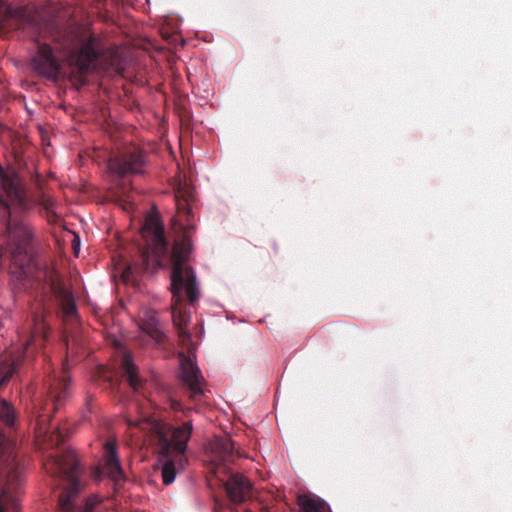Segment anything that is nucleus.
Segmentation results:
<instances>
[{"mask_svg": "<svg viewBox=\"0 0 512 512\" xmlns=\"http://www.w3.org/2000/svg\"><path fill=\"white\" fill-rule=\"evenodd\" d=\"M146 159L142 150L130 148L117 157L111 158L107 164L109 171L118 176L125 177L143 172Z\"/></svg>", "mask_w": 512, "mask_h": 512, "instance_id": "nucleus-10", "label": "nucleus"}, {"mask_svg": "<svg viewBox=\"0 0 512 512\" xmlns=\"http://www.w3.org/2000/svg\"><path fill=\"white\" fill-rule=\"evenodd\" d=\"M68 363L62 364V371L59 375L53 374L47 381L46 398L38 397L34 402L37 410L36 439L39 448H53L62 443L65 439L63 432L58 426L48 425L51 413L58 409V405L67 395L70 376L67 373Z\"/></svg>", "mask_w": 512, "mask_h": 512, "instance_id": "nucleus-6", "label": "nucleus"}, {"mask_svg": "<svg viewBox=\"0 0 512 512\" xmlns=\"http://www.w3.org/2000/svg\"><path fill=\"white\" fill-rule=\"evenodd\" d=\"M102 471L115 483H119L125 479L124 472L117 455L115 441H108L104 444Z\"/></svg>", "mask_w": 512, "mask_h": 512, "instance_id": "nucleus-13", "label": "nucleus"}, {"mask_svg": "<svg viewBox=\"0 0 512 512\" xmlns=\"http://www.w3.org/2000/svg\"><path fill=\"white\" fill-rule=\"evenodd\" d=\"M44 206L48 213H51L53 216H56V212L54 211V201L51 198H47L44 200Z\"/></svg>", "mask_w": 512, "mask_h": 512, "instance_id": "nucleus-19", "label": "nucleus"}, {"mask_svg": "<svg viewBox=\"0 0 512 512\" xmlns=\"http://www.w3.org/2000/svg\"><path fill=\"white\" fill-rule=\"evenodd\" d=\"M139 328L152 341L159 343L163 333L156 318V312L152 309H143L139 314Z\"/></svg>", "mask_w": 512, "mask_h": 512, "instance_id": "nucleus-15", "label": "nucleus"}, {"mask_svg": "<svg viewBox=\"0 0 512 512\" xmlns=\"http://www.w3.org/2000/svg\"><path fill=\"white\" fill-rule=\"evenodd\" d=\"M31 65L39 75L54 81L58 79L60 64L52 47L48 44H37V52L32 58Z\"/></svg>", "mask_w": 512, "mask_h": 512, "instance_id": "nucleus-11", "label": "nucleus"}, {"mask_svg": "<svg viewBox=\"0 0 512 512\" xmlns=\"http://www.w3.org/2000/svg\"><path fill=\"white\" fill-rule=\"evenodd\" d=\"M121 369L129 386L134 391H139L142 387V380L138 375V367L135 365L130 354H123L121 358Z\"/></svg>", "mask_w": 512, "mask_h": 512, "instance_id": "nucleus-16", "label": "nucleus"}, {"mask_svg": "<svg viewBox=\"0 0 512 512\" xmlns=\"http://www.w3.org/2000/svg\"><path fill=\"white\" fill-rule=\"evenodd\" d=\"M33 229L26 219L10 218L5 235L6 249L0 245V266L4 254L9 252L10 278L14 289L24 290L31 280L49 284L58 301L64 317L73 319L77 315V307L72 293L62 286L54 269L41 263L33 250Z\"/></svg>", "mask_w": 512, "mask_h": 512, "instance_id": "nucleus-1", "label": "nucleus"}, {"mask_svg": "<svg viewBox=\"0 0 512 512\" xmlns=\"http://www.w3.org/2000/svg\"><path fill=\"white\" fill-rule=\"evenodd\" d=\"M226 491L234 503L244 502L251 492V483L240 474H233L226 482Z\"/></svg>", "mask_w": 512, "mask_h": 512, "instance_id": "nucleus-14", "label": "nucleus"}, {"mask_svg": "<svg viewBox=\"0 0 512 512\" xmlns=\"http://www.w3.org/2000/svg\"><path fill=\"white\" fill-rule=\"evenodd\" d=\"M7 319H8V313L2 307H0V331L4 327Z\"/></svg>", "mask_w": 512, "mask_h": 512, "instance_id": "nucleus-20", "label": "nucleus"}, {"mask_svg": "<svg viewBox=\"0 0 512 512\" xmlns=\"http://www.w3.org/2000/svg\"><path fill=\"white\" fill-rule=\"evenodd\" d=\"M298 503L303 512H326L327 510L331 512L326 502L313 499L309 496H300Z\"/></svg>", "mask_w": 512, "mask_h": 512, "instance_id": "nucleus-18", "label": "nucleus"}, {"mask_svg": "<svg viewBox=\"0 0 512 512\" xmlns=\"http://www.w3.org/2000/svg\"><path fill=\"white\" fill-rule=\"evenodd\" d=\"M191 250L192 245L190 239L187 236H183L175 241L171 254V313L173 323L179 328L182 336H188L185 327L190 320V313L182 307L184 294L191 305H193L200 296L196 282V274L190 266L185 264Z\"/></svg>", "mask_w": 512, "mask_h": 512, "instance_id": "nucleus-5", "label": "nucleus"}, {"mask_svg": "<svg viewBox=\"0 0 512 512\" xmlns=\"http://www.w3.org/2000/svg\"><path fill=\"white\" fill-rule=\"evenodd\" d=\"M127 424L157 439L162 480L165 485L172 484L187 463L186 450L193 430L192 422L186 421L181 426L173 427L154 417L141 416L135 420L128 418Z\"/></svg>", "mask_w": 512, "mask_h": 512, "instance_id": "nucleus-2", "label": "nucleus"}, {"mask_svg": "<svg viewBox=\"0 0 512 512\" xmlns=\"http://www.w3.org/2000/svg\"><path fill=\"white\" fill-rule=\"evenodd\" d=\"M142 235L146 241V248L142 252L146 269L153 271L162 267L168 246L164 237L163 225L157 216L149 215L146 217Z\"/></svg>", "mask_w": 512, "mask_h": 512, "instance_id": "nucleus-8", "label": "nucleus"}, {"mask_svg": "<svg viewBox=\"0 0 512 512\" xmlns=\"http://www.w3.org/2000/svg\"><path fill=\"white\" fill-rule=\"evenodd\" d=\"M99 376L107 381H111L112 379L111 373L108 372L104 367L99 368Z\"/></svg>", "mask_w": 512, "mask_h": 512, "instance_id": "nucleus-21", "label": "nucleus"}, {"mask_svg": "<svg viewBox=\"0 0 512 512\" xmlns=\"http://www.w3.org/2000/svg\"><path fill=\"white\" fill-rule=\"evenodd\" d=\"M44 466L53 478L66 483L58 499L61 512H109L112 508L113 502L99 495H92L86 498L82 505H77L81 468L74 451L67 450L61 455H49Z\"/></svg>", "mask_w": 512, "mask_h": 512, "instance_id": "nucleus-4", "label": "nucleus"}, {"mask_svg": "<svg viewBox=\"0 0 512 512\" xmlns=\"http://www.w3.org/2000/svg\"><path fill=\"white\" fill-rule=\"evenodd\" d=\"M24 203L25 193L18 174L0 166V205L9 209L12 206H23Z\"/></svg>", "mask_w": 512, "mask_h": 512, "instance_id": "nucleus-9", "label": "nucleus"}, {"mask_svg": "<svg viewBox=\"0 0 512 512\" xmlns=\"http://www.w3.org/2000/svg\"><path fill=\"white\" fill-rule=\"evenodd\" d=\"M63 49L69 65L81 73L94 70L103 52L100 39L94 35L79 36Z\"/></svg>", "mask_w": 512, "mask_h": 512, "instance_id": "nucleus-7", "label": "nucleus"}, {"mask_svg": "<svg viewBox=\"0 0 512 512\" xmlns=\"http://www.w3.org/2000/svg\"><path fill=\"white\" fill-rule=\"evenodd\" d=\"M46 317V308L39 306L33 312L30 321L18 332L20 343L0 355V386L13 375L18 366L29 360L34 352L44 345L50 329ZM0 419L9 426L15 422L13 408L2 399Z\"/></svg>", "mask_w": 512, "mask_h": 512, "instance_id": "nucleus-3", "label": "nucleus"}, {"mask_svg": "<svg viewBox=\"0 0 512 512\" xmlns=\"http://www.w3.org/2000/svg\"><path fill=\"white\" fill-rule=\"evenodd\" d=\"M181 367V380L189 388L191 396L196 398L203 394L204 379L198 366L184 353L179 355Z\"/></svg>", "mask_w": 512, "mask_h": 512, "instance_id": "nucleus-12", "label": "nucleus"}, {"mask_svg": "<svg viewBox=\"0 0 512 512\" xmlns=\"http://www.w3.org/2000/svg\"><path fill=\"white\" fill-rule=\"evenodd\" d=\"M216 457L226 463L231 461L234 453V442L230 437H222L217 439L212 446Z\"/></svg>", "mask_w": 512, "mask_h": 512, "instance_id": "nucleus-17", "label": "nucleus"}]
</instances>
